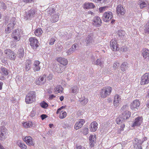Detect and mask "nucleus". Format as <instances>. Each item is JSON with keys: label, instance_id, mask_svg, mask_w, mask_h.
<instances>
[{"label": "nucleus", "instance_id": "1", "mask_svg": "<svg viewBox=\"0 0 149 149\" xmlns=\"http://www.w3.org/2000/svg\"><path fill=\"white\" fill-rule=\"evenodd\" d=\"M112 88L110 86L103 87L100 91V95L101 98H104L109 96L111 92Z\"/></svg>", "mask_w": 149, "mask_h": 149}, {"label": "nucleus", "instance_id": "2", "mask_svg": "<svg viewBox=\"0 0 149 149\" xmlns=\"http://www.w3.org/2000/svg\"><path fill=\"white\" fill-rule=\"evenodd\" d=\"M36 95L34 91H31L26 96L25 102L27 104L31 103L36 100Z\"/></svg>", "mask_w": 149, "mask_h": 149}, {"label": "nucleus", "instance_id": "3", "mask_svg": "<svg viewBox=\"0 0 149 149\" xmlns=\"http://www.w3.org/2000/svg\"><path fill=\"white\" fill-rule=\"evenodd\" d=\"M4 53L6 57L12 61H14L16 59V54L13 51L10 49H6L4 50Z\"/></svg>", "mask_w": 149, "mask_h": 149}, {"label": "nucleus", "instance_id": "4", "mask_svg": "<svg viewBox=\"0 0 149 149\" xmlns=\"http://www.w3.org/2000/svg\"><path fill=\"white\" fill-rule=\"evenodd\" d=\"M36 11L33 8H32L29 10H26L25 15V19L27 20L31 19L34 17L35 15Z\"/></svg>", "mask_w": 149, "mask_h": 149}, {"label": "nucleus", "instance_id": "5", "mask_svg": "<svg viewBox=\"0 0 149 149\" xmlns=\"http://www.w3.org/2000/svg\"><path fill=\"white\" fill-rule=\"evenodd\" d=\"M16 19L15 17L12 18L10 20L9 23L7 25V27L5 29V32L6 33H9L13 28L15 24Z\"/></svg>", "mask_w": 149, "mask_h": 149}, {"label": "nucleus", "instance_id": "6", "mask_svg": "<svg viewBox=\"0 0 149 149\" xmlns=\"http://www.w3.org/2000/svg\"><path fill=\"white\" fill-rule=\"evenodd\" d=\"M30 45L34 50L36 49L38 46V42L37 39L35 37H31L29 38Z\"/></svg>", "mask_w": 149, "mask_h": 149}, {"label": "nucleus", "instance_id": "7", "mask_svg": "<svg viewBox=\"0 0 149 149\" xmlns=\"http://www.w3.org/2000/svg\"><path fill=\"white\" fill-rule=\"evenodd\" d=\"M113 14L110 11L105 12L102 17V20L105 22H108L112 18Z\"/></svg>", "mask_w": 149, "mask_h": 149}, {"label": "nucleus", "instance_id": "8", "mask_svg": "<svg viewBox=\"0 0 149 149\" xmlns=\"http://www.w3.org/2000/svg\"><path fill=\"white\" fill-rule=\"evenodd\" d=\"M65 67V66H63L59 64L54 63L53 65V70L58 73H61L63 71Z\"/></svg>", "mask_w": 149, "mask_h": 149}, {"label": "nucleus", "instance_id": "9", "mask_svg": "<svg viewBox=\"0 0 149 149\" xmlns=\"http://www.w3.org/2000/svg\"><path fill=\"white\" fill-rule=\"evenodd\" d=\"M149 83V73H145L141 78V84L144 85Z\"/></svg>", "mask_w": 149, "mask_h": 149}, {"label": "nucleus", "instance_id": "10", "mask_svg": "<svg viewBox=\"0 0 149 149\" xmlns=\"http://www.w3.org/2000/svg\"><path fill=\"white\" fill-rule=\"evenodd\" d=\"M110 45L111 49L113 51H116L119 50L118 45L114 39H112L111 41Z\"/></svg>", "mask_w": 149, "mask_h": 149}, {"label": "nucleus", "instance_id": "11", "mask_svg": "<svg viewBox=\"0 0 149 149\" xmlns=\"http://www.w3.org/2000/svg\"><path fill=\"white\" fill-rule=\"evenodd\" d=\"M140 105V102L139 100H134L131 104V108L135 111H136Z\"/></svg>", "mask_w": 149, "mask_h": 149}, {"label": "nucleus", "instance_id": "12", "mask_svg": "<svg viewBox=\"0 0 149 149\" xmlns=\"http://www.w3.org/2000/svg\"><path fill=\"white\" fill-rule=\"evenodd\" d=\"M142 122L143 118L142 117H138L135 119L131 126L133 127L139 126L142 123Z\"/></svg>", "mask_w": 149, "mask_h": 149}, {"label": "nucleus", "instance_id": "13", "mask_svg": "<svg viewBox=\"0 0 149 149\" xmlns=\"http://www.w3.org/2000/svg\"><path fill=\"white\" fill-rule=\"evenodd\" d=\"M94 37L93 34L92 33L89 35L86 38L85 42L86 45L88 46L90 44H92L94 42Z\"/></svg>", "mask_w": 149, "mask_h": 149}, {"label": "nucleus", "instance_id": "14", "mask_svg": "<svg viewBox=\"0 0 149 149\" xmlns=\"http://www.w3.org/2000/svg\"><path fill=\"white\" fill-rule=\"evenodd\" d=\"M11 36L16 41L20 39L19 33L18 30H14L11 34Z\"/></svg>", "mask_w": 149, "mask_h": 149}, {"label": "nucleus", "instance_id": "15", "mask_svg": "<svg viewBox=\"0 0 149 149\" xmlns=\"http://www.w3.org/2000/svg\"><path fill=\"white\" fill-rule=\"evenodd\" d=\"M93 24L96 26H100L102 24L101 19L98 16L95 17L93 19Z\"/></svg>", "mask_w": 149, "mask_h": 149}, {"label": "nucleus", "instance_id": "16", "mask_svg": "<svg viewBox=\"0 0 149 149\" xmlns=\"http://www.w3.org/2000/svg\"><path fill=\"white\" fill-rule=\"evenodd\" d=\"M40 62L38 60L34 61L33 65L32 68L35 72H38L40 70Z\"/></svg>", "mask_w": 149, "mask_h": 149}, {"label": "nucleus", "instance_id": "17", "mask_svg": "<svg viewBox=\"0 0 149 149\" xmlns=\"http://www.w3.org/2000/svg\"><path fill=\"white\" fill-rule=\"evenodd\" d=\"M85 123L84 120L80 119L77 121L74 125V127L76 130H77L81 128L83 125Z\"/></svg>", "mask_w": 149, "mask_h": 149}, {"label": "nucleus", "instance_id": "18", "mask_svg": "<svg viewBox=\"0 0 149 149\" xmlns=\"http://www.w3.org/2000/svg\"><path fill=\"white\" fill-rule=\"evenodd\" d=\"M23 140L29 146L34 145V143L33 141V139L31 136H26L23 139Z\"/></svg>", "mask_w": 149, "mask_h": 149}, {"label": "nucleus", "instance_id": "19", "mask_svg": "<svg viewBox=\"0 0 149 149\" xmlns=\"http://www.w3.org/2000/svg\"><path fill=\"white\" fill-rule=\"evenodd\" d=\"M97 123L95 121L92 122L89 125L90 131L92 132L95 131L97 128Z\"/></svg>", "mask_w": 149, "mask_h": 149}, {"label": "nucleus", "instance_id": "20", "mask_svg": "<svg viewBox=\"0 0 149 149\" xmlns=\"http://www.w3.org/2000/svg\"><path fill=\"white\" fill-rule=\"evenodd\" d=\"M96 135L94 134V135H91L89 137V144L91 147H93L95 141L96 139Z\"/></svg>", "mask_w": 149, "mask_h": 149}, {"label": "nucleus", "instance_id": "21", "mask_svg": "<svg viewBox=\"0 0 149 149\" xmlns=\"http://www.w3.org/2000/svg\"><path fill=\"white\" fill-rule=\"evenodd\" d=\"M116 12L118 14L123 15L125 13V11L121 5H119L116 8Z\"/></svg>", "mask_w": 149, "mask_h": 149}, {"label": "nucleus", "instance_id": "22", "mask_svg": "<svg viewBox=\"0 0 149 149\" xmlns=\"http://www.w3.org/2000/svg\"><path fill=\"white\" fill-rule=\"evenodd\" d=\"M31 61L30 59H28L26 61L24 67L26 71H28L29 70L31 67Z\"/></svg>", "mask_w": 149, "mask_h": 149}, {"label": "nucleus", "instance_id": "23", "mask_svg": "<svg viewBox=\"0 0 149 149\" xmlns=\"http://www.w3.org/2000/svg\"><path fill=\"white\" fill-rule=\"evenodd\" d=\"M120 100V96L118 94H116L114 97L113 101V104L115 107H117L119 104Z\"/></svg>", "mask_w": 149, "mask_h": 149}, {"label": "nucleus", "instance_id": "24", "mask_svg": "<svg viewBox=\"0 0 149 149\" xmlns=\"http://www.w3.org/2000/svg\"><path fill=\"white\" fill-rule=\"evenodd\" d=\"M121 117L124 120V121L129 118L130 116V112L129 111L126 110L124 111L121 115Z\"/></svg>", "mask_w": 149, "mask_h": 149}, {"label": "nucleus", "instance_id": "25", "mask_svg": "<svg viewBox=\"0 0 149 149\" xmlns=\"http://www.w3.org/2000/svg\"><path fill=\"white\" fill-rule=\"evenodd\" d=\"M6 130L4 127H0V140H3L4 138Z\"/></svg>", "mask_w": 149, "mask_h": 149}, {"label": "nucleus", "instance_id": "26", "mask_svg": "<svg viewBox=\"0 0 149 149\" xmlns=\"http://www.w3.org/2000/svg\"><path fill=\"white\" fill-rule=\"evenodd\" d=\"M57 60L58 62L63 65V66H65L67 64L68 61L65 58L60 57L57 58Z\"/></svg>", "mask_w": 149, "mask_h": 149}, {"label": "nucleus", "instance_id": "27", "mask_svg": "<svg viewBox=\"0 0 149 149\" xmlns=\"http://www.w3.org/2000/svg\"><path fill=\"white\" fill-rule=\"evenodd\" d=\"M95 7V6L93 3L90 2H86L83 6V8L84 9L93 8Z\"/></svg>", "mask_w": 149, "mask_h": 149}, {"label": "nucleus", "instance_id": "28", "mask_svg": "<svg viewBox=\"0 0 149 149\" xmlns=\"http://www.w3.org/2000/svg\"><path fill=\"white\" fill-rule=\"evenodd\" d=\"M143 57L146 59L149 56V50L147 49L144 48L141 51Z\"/></svg>", "mask_w": 149, "mask_h": 149}, {"label": "nucleus", "instance_id": "29", "mask_svg": "<svg viewBox=\"0 0 149 149\" xmlns=\"http://www.w3.org/2000/svg\"><path fill=\"white\" fill-rule=\"evenodd\" d=\"M139 3L140 8H143L146 6L147 2L146 0H140Z\"/></svg>", "mask_w": 149, "mask_h": 149}, {"label": "nucleus", "instance_id": "30", "mask_svg": "<svg viewBox=\"0 0 149 149\" xmlns=\"http://www.w3.org/2000/svg\"><path fill=\"white\" fill-rule=\"evenodd\" d=\"M79 88L76 86H73L70 89V93H72L77 94L78 93Z\"/></svg>", "mask_w": 149, "mask_h": 149}, {"label": "nucleus", "instance_id": "31", "mask_svg": "<svg viewBox=\"0 0 149 149\" xmlns=\"http://www.w3.org/2000/svg\"><path fill=\"white\" fill-rule=\"evenodd\" d=\"M17 55L18 57L20 59L23 57L24 56V52L23 48L19 49L17 52Z\"/></svg>", "mask_w": 149, "mask_h": 149}, {"label": "nucleus", "instance_id": "32", "mask_svg": "<svg viewBox=\"0 0 149 149\" xmlns=\"http://www.w3.org/2000/svg\"><path fill=\"white\" fill-rule=\"evenodd\" d=\"M128 67V65L126 62H124L122 63L120 66L121 70L123 72L126 71Z\"/></svg>", "mask_w": 149, "mask_h": 149}, {"label": "nucleus", "instance_id": "33", "mask_svg": "<svg viewBox=\"0 0 149 149\" xmlns=\"http://www.w3.org/2000/svg\"><path fill=\"white\" fill-rule=\"evenodd\" d=\"M59 16L57 14H55L51 19V21L52 23H55L59 19Z\"/></svg>", "mask_w": 149, "mask_h": 149}, {"label": "nucleus", "instance_id": "34", "mask_svg": "<svg viewBox=\"0 0 149 149\" xmlns=\"http://www.w3.org/2000/svg\"><path fill=\"white\" fill-rule=\"evenodd\" d=\"M47 10L48 14L50 15L53 14L55 12L54 8L52 6L49 7Z\"/></svg>", "mask_w": 149, "mask_h": 149}, {"label": "nucleus", "instance_id": "35", "mask_svg": "<svg viewBox=\"0 0 149 149\" xmlns=\"http://www.w3.org/2000/svg\"><path fill=\"white\" fill-rule=\"evenodd\" d=\"M54 89L56 93H62L63 88L61 86L58 85Z\"/></svg>", "mask_w": 149, "mask_h": 149}, {"label": "nucleus", "instance_id": "36", "mask_svg": "<svg viewBox=\"0 0 149 149\" xmlns=\"http://www.w3.org/2000/svg\"><path fill=\"white\" fill-rule=\"evenodd\" d=\"M22 124L23 126L25 128L30 127L33 125V124L31 122H24Z\"/></svg>", "mask_w": 149, "mask_h": 149}, {"label": "nucleus", "instance_id": "37", "mask_svg": "<svg viewBox=\"0 0 149 149\" xmlns=\"http://www.w3.org/2000/svg\"><path fill=\"white\" fill-rule=\"evenodd\" d=\"M42 30L40 28H38L34 31L35 34L36 36H39L41 34H42Z\"/></svg>", "mask_w": 149, "mask_h": 149}, {"label": "nucleus", "instance_id": "38", "mask_svg": "<svg viewBox=\"0 0 149 149\" xmlns=\"http://www.w3.org/2000/svg\"><path fill=\"white\" fill-rule=\"evenodd\" d=\"M17 145L21 149H26L27 147L24 144L22 143L20 141H18Z\"/></svg>", "mask_w": 149, "mask_h": 149}, {"label": "nucleus", "instance_id": "39", "mask_svg": "<svg viewBox=\"0 0 149 149\" xmlns=\"http://www.w3.org/2000/svg\"><path fill=\"white\" fill-rule=\"evenodd\" d=\"M1 70L2 71V72L3 73V76L8 75V71L6 68L3 67H1Z\"/></svg>", "mask_w": 149, "mask_h": 149}, {"label": "nucleus", "instance_id": "40", "mask_svg": "<svg viewBox=\"0 0 149 149\" xmlns=\"http://www.w3.org/2000/svg\"><path fill=\"white\" fill-rule=\"evenodd\" d=\"M94 64L96 65L101 66L103 64V62L102 61H101V59H98L95 62H94Z\"/></svg>", "mask_w": 149, "mask_h": 149}, {"label": "nucleus", "instance_id": "41", "mask_svg": "<svg viewBox=\"0 0 149 149\" xmlns=\"http://www.w3.org/2000/svg\"><path fill=\"white\" fill-rule=\"evenodd\" d=\"M66 116V112L65 111H61L60 114L59 118L61 119H63Z\"/></svg>", "mask_w": 149, "mask_h": 149}, {"label": "nucleus", "instance_id": "42", "mask_svg": "<svg viewBox=\"0 0 149 149\" xmlns=\"http://www.w3.org/2000/svg\"><path fill=\"white\" fill-rule=\"evenodd\" d=\"M123 121H124V120L121 117V116L119 117H118L116 120V123L117 124H120Z\"/></svg>", "mask_w": 149, "mask_h": 149}, {"label": "nucleus", "instance_id": "43", "mask_svg": "<svg viewBox=\"0 0 149 149\" xmlns=\"http://www.w3.org/2000/svg\"><path fill=\"white\" fill-rule=\"evenodd\" d=\"M36 108H33L32 111L31 112L30 116L31 117L34 116L36 115Z\"/></svg>", "mask_w": 149, "mask_h": 149}, {"label": "nucleus", "instance_id": "44", "mask_svg": "<svg viewBox=\"0 0 149 149\" xmlns=\"http://www.w3.org/2000/svg\"><path fill=\"white\" fill-rule=\"evenodd\" d=\"M118 34L119 36L122 38L125 34V32L124 31L120 30L118 31Z\"/></svg>", "mask_w": 149, "mask_h": 149}, {"label": "nucleus", "instance_id": "45", "mask_svg": "<svg viewBox=\"0 0 149 149\" xmlns=\"http://www.w3.org/2000/svg\"><path fill=\"white\" fill-rule=\"evenodd\" d=\"M119 63L118 62H115L113 64V69L114 70L118 69L119 67Z\"/></svg>", "mask_w": 149, "mask_h": 149}, {"label": "nucleus", "instance_id": "46", "mask_svg": "<svg viewBox=\"0 0 149 149\" xmlns=\"http://www.w3.org/2000/svg\"><path fill=\"white\" fill-rule=\"evenodd\" d=\"M40 105L43 108H45L48 106V104L44 101H43L40 103Z\"/></svg>", "mask_w": 149, "mask_h": 149}, {"label": "nucleus", "instance_id": "47", "mask_svg": "<svg viewBox=\"0 0 149 149\" xmlns=\"http://www.w3.org/2000/svg\"><path fill=\"white\" fill-rule=\"evenodd\" d=\"M46 77V75H44L43 77H42L40 78H39L41 82V83L43 84L45 82L46 79L45 78Z\"/></svg>", "mask_w": 149, "mask_h": 149}, {"label": "nucleus", "instance_id": "48", "mask_svg": "<svg viewBox=\"0 0 149 149\" xmlns=\"http://www.w3.org/2000/svg\"><path fill=\"white\" fill-rule=\"evenodd\" d=\"M74 50L72 48H70L66 52L67 55H70L72 54L73 52H74Z\"/></svg>", "mask_w": 149, "mask_h": 149}, {"label": "nucleus", "instance_id": "49", "mask_svg": "<svg viewBox=\"0 0 149 149\" xmlns=\"http://www.w3.org/2000/svg\"><path fill=\"white\" fill-rule=\"evenodd\" d=\"M108 7L107 6H104L101 7L99 8V11L100 13H102L104 11H105L106 10V9L108 8Z\"/></svg>", "mask_w": 149, "mask_h": 149}, {"label": "nucleus", "instance_id": "50", "mask_svg": "<svg viewBox=\"0 0 149 149\" xmlns=\"http://www.w3.org/2000/svg\"><path fill=\"white\" fill-rule=\"evenodd\" d=\"M88 102V99L86 98H85L84 99L81 101V103L82 104H85L87 103Z\"/></svg>", "mask_w": 149, "mask_h": 149}, {"label": "nucleus", "instance_id": "51", "mask_svg": "<svg viewBox=\"0 0 149 149\" xmlns=\"http://www.w3.org/2000/svg\"><path fill=\"white\" fill-rule=\"evenodd\" d=\"M55 41V40L54 38H52L50 39L49 42L50 45H52L54 44V42Z\"/></svg>", "mask_w": 149, "mask_h": 149}, {"label": "nucleus", "instance_id": "52", "mask_svg": "<svg viewBox=\"0 0 149 149\" xmlns=\"http://www.w3.org/2000/svg\"><path fill=\"white\" fill-rule=\"evenodd\" d=\"M88 133V128H84L83 132V134L85 135L87 134Z\"/></svg>", "mask_w": 149, "mask_h": 149}, {"label": "nucleus", "instance_id": "53", "mask_svg": "<svg viewBox=\"0 0 149 149\" xmlns=\"http://www.w3.org/2000/svg\"><path fill=\"white\" fill-rule=\"evenodd\" d=\"M128 50V48L126 46H123L121 48V50L126 52Z\"/></svg>", "mask_w": 149, "mask_h": 149}, {"label": "nucleus", "instance_id": "54", "mask_svg": "<svg viewBox=\"0 0 149 149\" xmlns=\"http://www.w3.org/2000/svg\"><path fill=\"white\" fill-rule=\"evenodd\" d=\"M146 32L149 33V22L146 24Z\"/></svg>", "mask_w": 149, "mask_h": 149}, {"label": "nucleus", "instance_id": "55", "mask_svg": "<svg viewBox=\"0 0 149 149\" xmlns=\"http://www.w3.org/2000/svg\"><path fill=\"white\" fill-rule=\"evenodd\" d=\"M125 127V125L124 124V123L122 124L121 125L120 128L119 129L118 131L119 130H120V131H123L124 130V128Z\"/></svg>", "mask_w": 149, "mask_h": 149}, {"label": "nucleus", "instance_id": "56", "mask_svg": "<svg viewBox=\"0 0 149 149\" xmlns=\"http://www.w3.org/2000/svg\"><path fill=\"white\" fill-rule=\"evenodd\" d=\"M35 0H23L24 2L26 3H31L34 2Z\"/></svg>", "mask_w": 149, "mask_h": 149}, {"label": "nucleus", "instance_id": "57", "mask_svg": "<svg viewBox=\"0 0 149 149\" xmlns=\"http://www.w3.org/2000/svg\"><path fill=\"white\" fill-rule=\"evenodd\" d=\"M1 6L2 7L3 9H6V7L5 5V4L3 2H1Z\"/></svg>", "mask_w": 149, "mask_h": 149}, {"label": "nucleus", "instance_id": "58", "mask_svg": "<svg viewBox=\"0 0 149 149\" xmlns=\"http://www.w3.org/2000/svg\"><path fill=\"white\" fill-rule=\"evenodd\" d=\"M36 84L37 85H40L43 84L41 83V82L40 81V80L39 79H38V80H37L36 82Z\"/></svg>", "mask_w": 149, "mask_h": 149}, {"label": "nucleus", "instance_id": "59", "mask_svg": "<svg viewBox=\"0 0 149 149\" xmlns=\"http://www.w3.org/2000/svg\"><path fill=\"white\" fill-rule=\"evenodd\" d=\"M53 77V76L52 74H49L47 77V79L50 80L52 79Z\"/></svg>", "mask_w": 149, "mask_h": 149}, {"label": "nucleus", "instance_id": "60", "mask_svg": "<svg viewBox=\"0 0 149 149\" xmlns=\"http://www.w3.org/2000/svg\"><path fill=\"white\" fill-rule=\"evenodd\" d=\"M63 48V46L60 45L58 48H57V50L58 51H61L62 50Z\"/></svg>", "mask_w": 149, "mask_h": 149}, {"label": "nucleus", "instance_id": "61", "mask_svg": "<svg viewBox=\"0 0 149 149\" xmlns=\"http://www.w3.org/2000/svg\"><path fill=\"white\" fill-rule=\"evenodd\" d=\"M47 117V115L46 114H42L41 116V117L42 120H43Z\"/></svg>", "mask_w": 149, "mask_h": 149}, {"label": "nucleus", "instance_id": "62", "mask_svg": "<svg viewBox=\"0 0 149 149\" xmlns=\"http://www.w3.org/2000/svg\"><path fill=\"white\" fill-rule=\"evenodd\" d=\"M77 44H74L72 45V47H71V48H72L74 50V51H75V49L77 47Z\"/></svg>", "mask_w": 149, "mask_h": 149}, {"label": "nucleus", "instance_id": "63", "mask_svg": "<svg viewBox=\"0 0 149 149\" xmlns=\"http://www.w3.org/2000/svg\"><path fill=\"white\" fill-rule=\"evenodd\" d=\"M76 148L77 149H86L84 147L81 146H76Z\"/></svg>", "mask_w": 149, "mask_h": 149}, {"label": "nucleus", "instance_id": "64", "mask_svg": "<svg viewBox=\"0 0 149 149\" xmlns=\"http://www.w3.org/2000/svg\"><path fill=\"white\" fill-rule=\"evenodd\" d=\"M127 107V105H124L121 108V111H124L125 109H126Z\"/></svg>", "mask_w": 149, "mask_h": 149}]
</instances>
